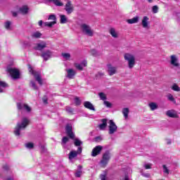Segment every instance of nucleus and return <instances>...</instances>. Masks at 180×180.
Returning a JSON list of instances; mask_svg holds the SVG:
<instances>
[{
	"instance_id": "1",
	"label": "nucleus",
	"mask_w": 180,
	"mask_h": 180,
	"mask_svg": "<svg viewBox=\"0 0 180 180\" xmlns=\"http://www.w3.org/2000/svg\"><path fill=\"white\" fill-rule=\"evenodd\" d=\"M29 124H30V120L26 117H22L21 122L17 123L14 129V134H15V136H20V131L25 130Z\"/></svg>"
},
{
	"instance_id": "2",
	"label": "nucleus",
	"mask_w": 180,
	"mask_h": 180,
	"mask_svg": "<svg viewBox=\"0 0 180 180\" xmlns=\"http://www.w3.org/2000/svg\"><path fill=\"white\" fill-rule=\"evenodd\" d=\"M80 30L84 36H87L88 37H94L95 35V31L92 27H91V25L85 23H82L80 25Z\"/></svg>"
},
{
	"instance_id": "3",
	"label": "nucleus",
	"mask_w": 180,
	"mask_h": 180,
	"mask_svg": "<svg viewBox=\"0 0 180 180\" xmlns=\"http://www.w3.org/2000/svg\"><path fill=\"white\" fill-rule=\"evenodd\" d=\"M28 70L29 72L34 75V77L35 78V80L38 82V84H39V85H43V79H41V74L40 72L34 70L30 65H28Z\"/></svg>"
},
{
	"instance_id": "4",
	"label": "nucleus",
	"mask_w": 180,
	"mask_h": 180,
	"mask_svg": "<svg viewBox=\"0 0 180 180\" xmlns=\"http://www.w3.org/2000/svg\"><path fill=\"white\" fill-rule=\"evenodd\" d=\"M124 60L128 63V68L131 70L136 65V58L130 53H125L124 56Z\"/></svg>"
},
{
	"instance_id": "5",
	"label": "nucleus",
	"mask_w": 180,
	"mask_h": 180,
	"mask_svg": "<svg viewBox=\"0 0 180 180\" xmlns=\"http://www.w3.org/2000/svg\"><path fill=\"white\" fill-rule=\"evenodd\" d=\"M7 72L10 74L11 77L13 78V79H18L20 77V73L19 72V70L15 68H7Z\"/></svg>"
},
{
	"instance_id": "6",
	"label": "nucleus",
	"mask_w": 180,
	"mask_h": 180,
	"mask_svg": "<svg viewBox=\"0 0 180 180\" xmlns=\"http://www.w3.org/2000/svg\"><path fill=\"white\" fill-rule=\"evenodd\" d=\"M110 160V152L109 150H106L105 153H103L102 160H101L100 163L101 164L102 167H106Z\"/></svg>"
},
{
	"instance_id": "7",
	"label": "nucleus",
	"mask_w": 180,
	"mask_h": 180,
	"mask_svg": "<svg viewBox=\"0 0 180 180\" xmlns=\"http://www.w3.org/2000/svg\"><path fill=\"white\" fill-rule=\"evenodd\" d=\"M64 9L68 15H71V13H72V12H74L75 7H74V5L72 4V1H71V0L66 1V4L65 5Z\"/></svg>"
},
{
	"instance_id": "8",
	"label": "nucleus",
	"mask_w": 180,
	"mask_h": 180,
	"mask_svg": "<svg viewBox=\"0 0 180 180\" xmlns=\"http://www.w3.org/2000/svg\"><path fill=\"white\" fill-rule=\"evenodd\" d=\"M117 131V126L113 122V120H110L109 126H108V134H115Z\"/></svg>"
},
{
	"instance_id": "9",
	"label": "nucleus",
	"mask_w": 180,
	"mask_h": 180,
	"mask_svg": "<svg viewBox=\"0 0 180 180\" xmlns=\"http://www.w3.org/2000/svg\"><path fill=\"white\" fill-rule=\"evenodd\" d=\"M17 108L18 110H26L28 113L32 112V108H30L27 104H25L23 103H17Z\"/></svg>"
},
{
	"instance_id": "10",
	"label": "nucleus",
	"mask_w": 180,
	"mask_h": 180,
	"mask_svg": "<svg viewBox=\"0 0 180 180\" xmlns=\"http://www.w3.org/2000/svg\"><path fill=\"white\" fill-rule=\"evenodd\" d=\"M82 153V147L79 146L77 148V150H72L69 153V160H73L75 157H77L78 154H81Z\"/></svg>"
},
{
	"instance_id": "11",
	"label": "nucleus",
	"mask_w": 180,
	"mask_h": 180,
	"mask_svg": "<svg viewBox=\"0 0 180 180\" xmlns=\"http://www.w3.org/2000/svg\"><path fill=\"white\" fill-rule=\"evenodd\" d=\"M103 150V146H97L93 148L91 151V157H96V155H99L102 150Z\"/></svg>"
},
{
	"instance_id": "12",
	"label": "nucleus",
	"mask_w": 180,
	"mask_h": 180,
	"mask_svg": "<svg viewBox=\"0 0 180 180\" xmlns=\"http://www.w3.org/2000/svg\"><path fill=\"white\" fill-rule=\"evenodd\" d=\"M170 64L173 65V67L179 68L180 64L179 62H178V57H176V55H172L170 56Z\"/></svg>"
},
{
	"instance_id": "13",
	"label": "nucleus",
	"mask_w": 180,
	"mask_h": 180,
	"mask_svg": "<svg viewBox=\"0 0 180 180\" xmlns=\"http://www.w3.org/2000/svg\"><path fill=\"white\" fill-rule=\"evenodd\" d=\"M107 68L108 75H110V77H112V75H115V74L117 72V68H116L115 66L110 64L107 65Z\"/></svg>"
},
{
	"instance_id": "14",
	"label": "nucleus",
	"mask_w": 180,
	"mask_h": 180,
	"mask_svg": "<svg viewBox=\"0 0 180 180\" xmlns=\"http://www.w3.org/2000/svg\"><path fill=\"white\" fill-rule=\"evenodd\" d=\"M66 72H67V78L69 79H74V77L77 75V71L75 70L70 68V69H66Z\"/></svg>"
},
{
	"instance_id": "15",
	"label": "nucleus",
	"mask_w": 180,
	"mask_h": 180,
	"mask_svg": "<svg viewBox=\"0 0 180 180\" xmlns=\"http://www.w3.org/2000/svg\"><path fill=\"white\" fill-rule=\"evenodd\" d=\"M166 115L168 116V117H172L173 119H178L179 116L178 115V112H176L175 110H169L166 112Z\"/></svg>"
},
{
	"instance_id": "16",
	"label": "nucleus",
	"mask_w": 180,
	"mask_h": 180,
	"mask_svg": "<svg viewBox=\"0 0 180 180\" xmlns=\"http://www.w3.org/2000/svg\"><path fill=\"white\" fill-rule=\"evenodd\" d=\"M46 47H47V43H46V41H42L37 44L36 46L34 47V49L41 51V50H44V49H46Z\"/></svg>"
},
{
	"instance_id": "17",
	"label": "nucleus",
	"mask_w": 180,
	"mask_h": 180,
	"mask_svg": "<svg viewBox=\"0 0 180 180\" xmlns=\"http://www.w3.org/2000/svg\"><path fill=\"white\" fill-rule=\"evenodd\" d=\"M101 123L100 124H98V129L99 130H105V129H106V127H108V120L102 119L101 120Z\"/></svg>"
},
{
	"instance_id": "18",
	"label": "nucleus",
	"mask_w": 180,
	"mask_h": 180,
	"mask_svg": "<svg viewBox=\"0 0 180 180\" xmlns=\"http://www.w3.org/2000/svg\"><path fill=\"white\" fill-rule=\"evenodd\" d=\"M51 54H53V53H51L50 50H47L42 52L41 57H43L44 60L47 61V60L51 57Z\"/></svg>"
},
{
	"instance_id": "19",
	"label": "nucleus",
	"mask_w": 180,
	"mask_h": 180,
	"mask_svg": "<svg viewBox=\"0 0 180 180\" xmlns=\"http://www.w3.org/2000/svg\"><path fill=\"white\" fill-rule=\"evenodd\" d=\"M109 33L114 39H117L119 37V32H117L115 28H110Z\"/></svg>"
},
{
	"instance_id": "20",
	"label": "nucleus",
	"mask_w": 180,
	"mask_h": 180,
	"mask_svg": "<svg viewBox=\"0 0 180 180\" xmlns=\"http://www.w3.org/2000/svg\"><path fill=\"white\" fill-rule=\"evenodd\" d=\"M84 106L86 108V109L95 111V107L94 106V104L89 101H85L84 103Z\"/></svg>"
},
{
	"instance_id": "21",
	"label": "nucleus",
	"mask_w": 180,
	"mask_h": 180,
	"mask_svg": "<svg viewBox=\"0 0 180 180\" xmlns=\"http://www.w3.org/2000/svg\"><path fill=\"white\" fill-rule=\"evenodd\" d=\"M19 12L22 15H27L29 13V7L27 6H23L19 8Z\"/></svg>"
},
{
	"instance_id": "22",
	"label": "nucleus",
	"mask_w": 180,
	"mask_h": 180,
	"mask_svg": "<svg viewBox=\"0 0 180 180\" xmlns=\"http://www.w3.org/2000/svg\"><path fill=\"white\" fill-rule=\"evenodd\" d=\"M139 20H140V17L139 16H135L131 19H128L127 20V23L129 25H133L134 23H139Z\"/></svg>"
},
{
	"instance_id": "23",
	"label": "nucleus",
	"mask_w": 180,
	"mask_h": 180,
	"mask_svg": "<svg viewBox=\"0 0 180 180\" xmlns=\"http://www.w3.org/2000/svg\"><path fill=\"white\" fill-rule=\"evenodd\" d=\"M148 20H150V18L147 16H144L142 19V26L144 29H147L148 27Z\"/></svg>"
},
{
	"instance_id": "24",
	"label": "nucleus",
	"mask_w": 180,
	"mask_h": 180,
	"mask_svg": "<svg viewBox=\"0 0 180 180\" xmlns=\"http://www.w3.org/2000/svg\"><path fill=\"white\" fill-rule=\"evenodd\" d=\"M148 106L152 111L157 110V109H158V104L155 102L149 103Z\"/></svg>"
},
{
	"instance_id": "25",
	"label": "nucleus",
	"mask_w": 180,
	"mask_h": 180,
	"mask_svg": "<svg viewBox=\"0 0 180 180\" xmlns=\"http://www.w3.org/2000/svg\"><path fill=\"white\" fill-rule=\"evenodd\" d=\"M49 4H53L56 6H64V3L61 0H51Z\"/></svg>"
},
{
	"instance_id": "26",
	"label": "nucleus",
	"mask_w": 180,
	"mask_h": 180,
	"mask_svg": "<svg viewBox=\"0 0 180 180\" xmlns=\"http://www.w3.org/2000/svg\"><path fill=\"white\" fill-rule=\"evenodd\" d=\"M60 22L62 25H64L65 23H67V22H68V18H67V16L65 15H60Z\"/></svg>"
},
{
	"instance_id": "27",
	"label": "nucleus",
	"mask_w": 180,
	"mask_h": 180,
	"mask_svg": "<svg viewBox=\"0 0 180 180\" xmlns=\"http://www.w3.org/2000/svg\"><path fill=\"white\" fill-rule=\"evenodd\" d=\"M41 36H43V34L39 31L34 32L31 34L32 39H40Z\"/></svg>"
},
{
	"instance_id": "28",
	"label": "nucleus",
	"mask_w": 180,
	"mask_h": 180,
	"mask_svg": "<svg viewBox=\"0 0 180 180\" xmlns=\"http://www.w3.org/2000/svg\"><path fill=\"white\" fill-rule=\"evenodd\" d=\"M54 25H57V21L44 22V26L45 27H53V26H54Z\"/></svg>"
},
{
	"instance_id": "29",
	"label": "nucleus",
	"mask_w": 180,
	"mask_h": 180,
	"mask_svg": "<svg viewBox=\"0 0 180 180\" xmlns=\"http://www.w3.org/2000/svg\"><path fill=\"white\" fill-rule=\"evenodd\" d=\"M61 56L64 60H66V61H70V60H71V53H62Z\"/></svg>"
},
{
	"instance_id": "30",
	"label": "nucleus",
	"mask_w": 180,
	"mask_h": 180,
	"mask_svg": "<svg viewBox=\"0 0 180 180\" xmlns=\"http://www.w3.org/2000/svg\"><path fill=\"white\" fill-rule=\"evenodd\" d=\"M65 129L68 136H74V132H72V127L68 125Z\"/></svg>"
},
{
	"instance_id": "31",
	"label": "nucleus",
	"mask_w": 180,
	"mask_h": 180,
	"mask_svg": "<svg viewBox=\"0 0 180 180\" xmlns=\"http://www.w3.org/2000/svg\"><path fill=\"white\" fill-rule=\"evenodd\" d=\"M130 110H129L128 108H125L122 109V114L124 115V117L125 119H127L129 117V113Z\"/></svg>"
},
{
	"instance_id": "32",
	"label": "nucleus",
	"mask_w": 180,
	"mask_h": 180,
	"mask_svg": "<svg viewBox=\"0 0 180 180\" xmlns=\"http://www.w3.org/2000/svg\"><path fill=\"white\" fill-rule=\"evenodd\" d=\"M171 89L172 91H174L175 92H180V87L176 84V83H174L172 86H171Z\"/></svg>"
},
{
	"instance_id": "33",
	"label": "nucleus",
	"mask_w": 180,
	"mask_h": 180,
	"mask_svg": "<svg viewBox=\"0 0 180 180\" xmlns=\"http://www.w3.org/2000/svg\"><path fill=\"white\" fill-rule=\"evenodd\" d=\"M90 53L91 54V56H93V57H99L101 56V53L98 52V51H96V49H91L90 51Z\"/></svg>"
},
{
	"instance_id": "34",
	"label": "nucleus",
	"mask_w": 180,
	"mask_h": 180,
	"mask_svg": "<svg viewBox=\"0 0 180 180\" xmlns=\"http://www.w3.org/2000/svg\"><path fill=\"white\" fill-rule=\"evenodd\" d=\"M6 86H8V84L0 80V93L4 92V88H6Z\"/></svg>"
},
{
	"instance_id": "35",
	"label": "nucleus",
	"mask_w": 180,
	"mask_h": 180,
	"mask_svg": "<svg viewBox=\"0 0 180 180\" xmlns=\"http://www.w3.org/2000/svg\"><path fill=\"white\" fill-rule=\"evenodd\" d=\"M12 25V22L11 21H6L4 23V27L6 29V30H11L12 27L11 25Z\"/></svg>"
},
{
	"instance_id": "36",
	"label": "nucleus",
	"mask_w": 180,
	"mask_h": 180,
	"mask_svg": "<svg viewBox=\"0 0 180 180\" xmlns=\"http://www.w3.org/2000/svg\"><path fill=\"white\" fill-rule=\"evenodd\" d=\"M167 98L168 101H170V102H173V103H176V101H175V98H174V96L171 94H168L167 95Z\"/></svg>"
},
{
	"instance_id": "37",
	"label": "nucleus",
	"mask_w": 180,
	"mask_h": 180,
	"mask_svg": "<svg viewBox=\"0 0 180 180\" xmlns=\"http://www.w3.org/2000/svg\"><path fill=\"white\" fill-rule=\"evenodd\" d=\"M25 146L28 150H33V148H34V144L32 142H28L25 143Z\"/></svg>"
},
{
	"instance_id": "38",
	"label": "nucleus",
	"mask_w": 180,
	"mask_h": 180,
	"mask_svg": "<svg viewBox=\"0 0 180 180\" xmlns=\"http://www.w3.org/2000/svg\"><path fill=\"white\" fill-rule=\"evenodd\" d=\"M98 96L101 101H105L107 99L106 94H105L103 92L98 93Z\"/></svg>"
},
{
	"instance_id": "39",
	"label": "nucleus",
	"mask_w": 180,
	"mask_h": 180,
	"mask_svg": "<svg viewBox=\"0 0 180 180\" xmlns=\"http://www.w3.org/2000/svg\"><path fill=\"white\" fill-rule=\"evenodd\" d=\"M30 86H32V88H33V89H35V91H37V89H39V87L36 85V82H34V81L31 80L30 83Z\"/></svg>"
},
{
	"instance_id": "40",
	"label": "nucleus",
	"mask_w": 180,
	"mask_h": 180,
	"mask_svg": "<svg viewBox=\"0 0 180 180\" xmlns=\"http://www.w3.org/2000/svg\"><path fill=\"white\" fill-rule=\"evenodd\" d=\"M48 20H53V22H57V17L54 14L50 15L48 18Z\"/></svg>"
},
{
	"instance_id": "41",
	"label": "nucleus",
	"mask_w": 180,
	"mask_h": 180,
	"mask_svg": "<svg viewBox=\"0 0 180 180\" xmlns=\"http://www.w3.org/2000/svg\"><path fill=\"white\" fill-rule=\"evenodd\" d=\"M82 141L78 139H75V146L76 147H79L80 146H82Z\"/></svg>"
},
{
	"instance_id": "42",
	"label": "nucleus",
	"mask_w": 180,
	"mask_h": 180,
	"mask_svg": "<svg viewBox=\"0 0 180 180\" xmlns=\"http://www.w3.org/2000/svg\"><path fill=\"white\" fill-rule=\"evenodd\" d=\"M74 65L76 70H79V71H82V70H84V68L79 63H74Z\"/></svg>"
},
{
	"instance_id": "43",
	"label": "nucleus",
	"mask_w": 180,
	"mask_h": 180,
	"mask_svg": "<svg viewBox=\"0 0 180 180\" xmlns=\"http://www.w3.org/2000/svg\"><path fill=\"white\" fill-rule=\"evenodd\" d=\"M105 75V73L102 72H98L96 73V75H95L96 79H99V78H102V77H103Z\"/></svg>"
},
{
	"instance_id": "44",
	"label": "nucleus",
	"mask_w": 180,
	"mask_h": 180,
	"mask_svg": "<svg viewBox=\"0 0 180 180\" xmlns=\"http://www.w3.org/2000/svg\"><path fill=\"white\" fill-rule=\"evenodd\" d=\"M75 103L76 106H79L81 105V99H79V97L75 98Z\"/></svg>"
},
{
	"instance_id": "45",
	"label": "nucleus",
	"mask_w": 180,
	"mask_h": 180,
	"mask_svg": "<svg viewBox=\"0 0 180 180\" xmlns=\"http://www.w3.org/2000/svg\"><path fill=\"white\" fill-rule=\"evenodd\" d=\"M102 140H103V138H102V136H98L94 138V141H95L96 143H101Z\"/></svg>"
},
{
	"instance_id": "46",
	"label": "nucleus",
	"mask_w": 180,
	"mask_h": 180,
	"mask_svg": "<svg viewBox=\"0 0 180 180\" xmlns=\"http://www.w3.org/2000/svg\"><path fill=\"white\" fill-rule=\"evenodd\" d=\"M41 147V154H44V153H47V148H46V146L40 145Z\"/></svg>"
},
{
	"instance_id": "47",
	"label": "nucleus",
	"mask_w": 180,
	"mask_h": 180,
	"mask_svg": "<svg viewBox=\"0 0 180 180\" xmlns=\"http://www.w3.org/2000/svg\"><path fill=\"white\" fill-rule=\"evenodd\" d=\"M65 110L66 112H68V113H70V115H72L74 112V109L71 107H66Z\"/></svg>"
},
{
	"instance_id": "48",
	"label": "nucleus",
	"mask_w": 180,
	"mask_h": 180,
	"mask_svg": "<svg viewBox=\"0 0 180 180\" xmlns=\"http://www.w3.org/2000/svg\"><path fill=\"white\" fill-rule=\"evenodd\" d=\"M162 168H163V172H165V174H167L168 175L169 174V169H168V168L167 167V165H163Z\"/></svg>"
},
{
	"instance_id": "49",
	"label": "nucleus",
	"mask_w": 180,
	"mask_h": 180,
	"mask_svg": "<svg viewBox=\"0 0 180 180\" xmlns=\"http://www.w3.org/2000/svg\"><path fill=\"white\" fill-rule=\"evenodd\" d=\"M152 166H153V164H151V163H149V164L145 163L143 165L145 169H151Z\"/></svg>"
},
{
	"instance_id": "50",
	"label": "nucleus",
	"mask_w": 180,
	"mask_h": 180,
	"mask_svg": "<svg viewBox=\"0 0 180 180\" xmlns=\"http://www.w3.org/2000/svg\"><path fill=\"white\" fill-rule=\"evenodd\" d=\"M70 139L67 136H65L62 139V144H67L68 143Z\"/></svg>"
},
{
	"instance_id": "51",
	"label": "nucleus",
	"mask_w": 180,
	"mask_h": 180,
	"mask_svg": "<svg viewBox=\"0 0 180 180\" xmlns=\"http://www.w3.org/2000/svg\"><path fill=\"white\" fill-rule=\"evenodd\" d=\"M103 104L107 108H112V103L110 102H109V101H106V100L104 101Z\"/></svg>"
},
{
	"instance_id": "52",
	"label": "nucleus",
	"mask_w": 180,
	"mask_h": 180,
	"mask_svg": "<svg viewBox=\"0 0 180 180\" xmlns=\"http://www.w3.org/2000/svg\"><path fill=\"white\" fill-rule=\"evenodd\" d=\"M152 12H153V13H158V6H153L152 8Z\"/></svg>"
},
{
	"instance_id": "53",
	"label": "nucleus",
	"mask_w": 180,
	"mask_h": 180,
	"mask_svg": "<svg viewBox=\"0 0 180 180\" xmlns=\"http://www.w3.org/2000/svg\"><path fill=\"white\" fill-rule=\"evenodd\" d=\"M81 174H82V171H77L76 173H75V176L77 178H80L81 177Z\"/></svg>"
},
{
	"instance_id": "54",
	"label": "nucleus",
	"mask_w": 180,
	"mask_h": 180,
	"mask_svg": "<svg viewBox=\"0 0 180 180\" xmlns=\"http://www.w3.org/2000/svg\"><path fill=\"white\" fill-rule=\"evenodd\" d=\"M2 168L4 169V171H9V165L7 164L3 165Z\"/></svg>"
},
{
	"instance_id": "55",
	"label": "nucleus",
	"mask_w": 180,
	"mask_h": 180,
	"mask_svg": "<svg viewBox=\"0 0 180 180\" xmlns=\"http://www.w3.org/2000/svg\"><path fill=\"white\" fill-rule=\"evenodd\" d=\"M87 63H86V60H83L81 63H80V65H81V66L82 67H86V65H87Z\"/></svg>"
},
{
	"instance_id": "56",
	"label": "nucleus",
	"mask_w": 180,
	"mask_h": 180,
	"mask_svg": "<svg viewBox=\"0 0 180 180\" xmlns=\"http://www.w3.org/2000/svg\"><path fill=\"white\" fill-rule=\"evenodd\" d=\"M47 97L46 96H44L43 98H42V102L43 103H44L45 105H47Z\"/></svg>"
},
{
	"instance_id": "57",
	"label": "nucleus",
	"mask_w": 180,
	"mask_h": 180,
	"mask_svg": "<svg viewBox=\"0 0 180 180\" xmlns=\"http://www.w3.org/2000/svg\"><path fill=\"white\" fill-rule=\"evenodd\" d=\"M100 178L101 180H106V175L101 174Z\"/></svg>"
},
{
	"instance_id": "58",
	"label": "nucleus",
	"mask_w": 180,
	"mask_h": 180,
	"mask_svg": "<svg viewBox=\"0 0 180 180\" xmlns=\"http://www.w3.org/2000/svg\"><path fill=\"white\" fill-rule=\"evenodd\" d=\"M38 25H39V26H40L41 27V26H43V20H39L38 22Z\"/></svg>"
},
{
	"instance_id": "59",
	"label": "nucleus",
	"mask_w": 180,
	"mask_h": 180,
	"mask_svg": "<svg viewBox=\"0 0 180 180\" xmlns=\"http://www.w3.org/2000/svg\"><path fill=\"white\" fill-rule=\"evenodd\" d=\"M12 15L14 18H16V16H18V13L15 12V11H13L12 12Z\"/></svg>"
},
{
	"instance_id": "60",
	"label": "nucleus",
	"mask_w": 180,
	"mask_h": 180,
	"mask_svg": "<svg viewBox=\"0 0 180 180\" xmlns=\"http://www.w3.org/2000/svg\"><path fill=\"white\" fill-rule=\"evenodd\" d=\"M77 168H78L79 171H82V166H81V165H79L77 167Z\"/></svg>"
},
{
	"instance_id": "61",
	"label": "nucleus",
	"mask_w": 180,
	"mask_h": 180,
	"mask_svg": "<svg viewBox=\"0 0 180 180\" xmlns=\"http://www.w3.org/2000/svg\"><path fill=\"white\" fill-rule=\"evenodd\" d=\"M167 144H171L172 141H171V139H167Z\"/></svg>"
},
{
	"instance_id": "62",
	"label": "nucleus",
	"mask_w": 180,
	"mask_h": 180,
	"mask_svg": "<svg viewBox=\"0 0 180 180\" xmlns=\"http://www.w3.org/2000/svg\"><path fill=\"white\" fill-rule=\"evenodd\" d=\"M124 180H130V179H129V176L125 175Z\"/></svg>"
},
{
	"instance_id": "63",
	"label": "nucleus",
	"mask_w": 180,
	"mask_h": 180,
	"mask_svg": "<svg viewBox=\"0 0 180 180\" xmlns=\"http://www.w3.org/2000/svg\"><path fill=\"white\" fill-rule=\"evenodd\" d=\"M75 137V136H70V139H71L72 140H74Z\"/></svg>"
},
{
	"instance_id": "64",
	"label": "nucleus",
	"mask_w": 180,
	"mask_h": 180,
	"mask_svg": "<svg viewBox=\"0 0 180 180\" xmlns=\"http://www.w3.org/2000/svg\"><path fill=\"white\" fill-rule=\"evenodd\" d=\"M143 176H146L147 178H148V176H150V174H143Z\"/></svg>"
}]
</instances>
